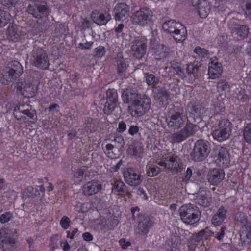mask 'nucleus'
<instances>
[{
    "label": "nucleus",
    "mask_w": 251,
    "mask_h": 251,
    "mask_svg": "<svg viewBox=\"0 0 251 251\" xmlns=\"http://www.w3.org/2000/svg\"><path fill=\"white\" fill-rule=\"evenodd\" d=\"M231 123L228 120H217L212 132L213 138L219 142L227 139L231 133Z\"/></svg>",
    "instance_id": "10"
},
{
    "label": "nucleus",
    "mask_w": 251,
    "mask_h": 251,
    "mask_svg": "<svg viewBox=\"0 0 251 251\" xmlns=\"http://www.w3.org/2000/svg\"><path fill=\"white\" fill-rule=\"evenodd\" d=\"M217 88L221 91H226L229 89V84L225 81L220 79L217 83Z\"/></svg>",
    "instance_id": "57"
},
{
    "label": "nucleus",
    "mask_w": 251,
    "mask_h": 251,
    "mask_svg": "<svg viewBox=\"0 0 251 251\" xmlns=\"http://www.w3.org/2000/svg\"><path fill=\"white\" fill-rule=\"evenodd\" d=\"M110 140L115 144V148L121 149L124 147L125 141L122 136H111Z\"/></svg>",
    "instance_id": "45"
},
{
    "label": "nucleus",
    "mask_w": 251,
    "mask_h": 251,
    "mask_svg": "<svg viewBox=\"0 0 251 251\" xmlns=\"http://www.w3.org/2000/svg\"><path fill=\"white\" fill-rule=\"evenodd\" d=\"M106 100L103 112L105 114L109 115L119 105L120 103L117 90L114 88L108 89L106 92Z\"/></svg>",
    "instance_id": "13"
},
{
    "label": "nucleus",
    "mask_w": 251,
    "mask_h": 251,
    "mask_svg": "<svg viewBox=\"0 0 251 251\" xmlns=\"http://www.w3.org/2000/svg\"><path fill=\"white\" fill-rule=\"evenodd\" d=\"M147 40L144 37H137L132 42L131 51L133 55L137 59L143 58L146 53Z\"/></svg>",
    "instance_id": "14"
},
{
    "label": "nucleus",
    "mask_w": 251,
    "mask_h": 251,
    "mask_svg": "<svg viewBox=\"0 0 251 251\" xmlns=\"http://www.w3.org/2000/svg\"><path fill=\"white\" fill-rule=\"evenodd\" d=\"M156 163L165 170L175 173H180L183 170V163L181 158L177 155L169 153L162 156Z\"/></svg>",
    "instance_id": "4"
},
{
    "label": "nucleus",
    "mask_w": 251,
    "mask_h": 251,
    "mask_svg": "<svg viewBox=\"0 0 251 251\" xmlns=\"http://www.w3.org/2000/svg\"><path fill=\"white\" fill-rule=\"evenodd\" d=\"M146 175L149 177H154L158 175L161 169L157 166L148 164L146 168Z\"/></svg>",
    "instance_id": "41"
},
{
    "label": "nucleus",
    "mask_w": 251,
    "mask_h": 251,
    "mask_svg": "<svg viewBox=\"0 0 251 251\" xmlns=\"http://www.w3.org/2000/svg\"><path fill=\"white\" fill-rule=\"evenodd\" d=\"M162 29L169 33L176 42L181 43L186 38L187 32L186 27L180 22L174 20L165 22L162 25Z\"/></svg>",
    "instance_id": "2"
},
{
    "label": "nucleus",
    "mask_w": 251,
    "mask_h": 251,
    "mask_svg": "<svg viewBox=\"0 0 251 251\" xmlns=\"http://www.w3.org/2000/svg\"><path fill=\"white\" fill-rule=\"evenodd\" d=\"M15 75L6 68L0 80L1 82L4 85H8L10 83L14 82L17 78L20 77Z\"/></svg>",
    "instance_id": "32"
},
{
    "label": "nucleus",
    "mask_w": 251,
    "mask_h": 251,
    "mask_svg": "<svg viewBox=\"0 0 251 251\" xmlns=\"http://www.w3.org/2000/svg\"><path fill=\"white\" fill-rule=\"evenodd\" d=\"M139 131V127L136 125L131 126L128 129V133L131 135L137 134Z\"/></svg>",
    "instance_id": "62"
},
{
    "label": "nucleus",
    "mask_w": 251,
    "mask_h": 251,
    "mask_svg": "<svg viewBox=\"0 0 251 251\" xmlns=\"http://www.w3.org/2000/svg\"><path fill=\"white\" fill-rule=\"evenodd\" d=\"M199 192L200 194L195 199L196 203L204 207L209 206L212 200L211 197L209 196L210 192L202 190Z\"/></svg>",
    "instance_id": "28"
},
{
    "label": "nucleus",
    "mask_w": 251,
    "mask_h": 251,
    "mask_svg": "<svg viewBox=\"0 0 251 251\" xmlns=\"http://www.w3.org/2000/svg\"><path fill=\"white\" fill-rule=\"evenodd\" d=\"M70 223L71 220L67 216H63L60 221V224L61 227L64 230H66L69 227Z\"/></svg>",
    "instance_id": "54"
},
{
    "label": "nucleus",
    "mask_w": 251,
    "mask_h": 251,
    "mask_svg": "<svg viewBox=\"0 0 251 251\" xmlns=\"http://www.w3.org/2000/svg\"><path fill=\"white\" fill-rule=\"evenodd\" d=\"M204 107L200 104L193 105L191 108V114H193L194 116H196V118H193V122H196V119L200 117L201 114L202 113Z\"/></svg>",
    "instance_id": "47"
},
{
    "label": "nucleus",
    "mask_w": 251,
    "mask_h": 251,
    "mask_svg": "<svg viewBox=\"0 0 251 251\" xmlns=\"http://www.w3.org/2000/svg\"><path fill=\"white\" fill-rule=\"evenodd\" d=\"M225 173L223 170L215 168L210 170L207 175L208 182L211 185H218L224 178Z\"/></svg>",
    "instance_id": "20"
},
{
    "label": "nucleus",
    "mask_w": 251,
    "mask_h": 251,
    "mask_svg": "<svg viewBox=\"0 0 251 251\" xmlns=\"http://www.w3.org/2000/svg\"><path fill=\"white\" fill-rule=\"evenodd\" d=\"M137 226L134 229L136 235L146 236L151 227L153 222L148 216L141 217L140 220L137 221Z\"/></svg>",
    "instance_id": "17"
},
{
    "label": "nucleus",
    "mask_w": 251,
    "mask_h": 251,
    "mask_svg": "<svg viewBox=\"0 0 251 251\" xmlns=\"http://www.w3.org/2000/svg\"><path fill=\"white\" fill-rule=\"evenodd\" d=\"M26 195L28 197L34 198L40 195V192L37 188L28 186L26 189Z\"/></svg>",
    "instance_id": "51"
},
{
    "label": "nucleus",
    "mask_w": 251,
    "mask_h": 251,
    "mask_svg": "<svg viewBox=\"0 0 251 251\" xmlns=\"http://www.w3.org/2000/svg\"><path fill=\"white\" fill-rule=\"evenodd\" d=\"M227 210L223 206L220 207L216 213L213 216L211 222L215 226L221 225L226 217Z\"/></svg>",
    "instance_id": "29"
},
{
    "label": "nucleus",
    "mask_w": 251,
    "mask_h": 251,
    "mask_svg": "<svg viewBox=\"0 0 251 251\" xmlns=\"http://www.w3.org/2000/svg\"><path fill=\"white\" fill-rule=\"evenodd\" d=\"M145 77L146 82L148 85H155L159 83V79L153 74H147Z\"/></svg>",
    "instance_id": "49"
},
{
    "label": "nucleus",
    "mask_w": 251,
    "mask_h": 251,
    "mask_svg": "<svg viewBox=\"0 0 251 251\" xmlns=\"http://www.w3.org/2000/svg\"><path fill=\"white\" fill-rule=\"evenodd\" d=\"M112 192L117 195H122L127 193L126 187L125 183L120 181L116 180L112 183Z\"/></svg>",
    "instance_id": "30"
},
{
    "label": "nucleus",
    "mask_w": 251,
    "mask_h": 251,
    "mask_svg": "<svg viewBox=\"0 0 251 251\" xmlns=\"http://www.w3.org/2000/svg\"><path fill=\"white\" fill-rule=\"evenodd\" d=\"M211 150L209 142L202 139L198 140L195 143L190 153L191 159L195 162H201L208 156Z\"/></svg>",
    "instance_id": "9"
},
{
    "label": "nucleus",
    "mask_w": 251,
    "mask_h": 251,
    "mask_svg": "<svg viewBox=\"0 0 251 251\" xmlns=\"http://www.w3.org/2000/svg\"><path fill=\"white\" fill-rule=\"evenodd\" d=\"M94 52L95 56L101 57L105 54V48L103 46H100L94 49Z\"/></svg>",
    "instance_id": "56"
},
{
    "label": "nucleus",
    "mask_w": 251,
    "mask_h": 251,
    "mask_svg": "<svg viewBox=\"0 0 251 251\" xmlns=\"http://www.w3.org/2000/svg\"><path fill=\"white\" fill-rule=\"evenodd\" d=\"M197 127L198 126L196 124H193L190 120L187 119L185 126L182 129L188 138H189L196 133L198 130Z\"/></svg>",
    "instance_id": "34"
},
{
    "label": "nucleus",
    "mask_w": 251,
    "mask_h": 251,
    "mask_svg": "<svg viewBox=\"0 0 251 251\" xmlns=\"http://www.w3.org/2000/svg\"><path fill=\"white\" fill-rule=\"evenodd\" d=\"M93 22L99 25H105L111 19V16L106 11L104 13L99 10H94L91 13Z\"/></svg>",
    "instance_id": "21"
},
{
    "label": "nucleus",
    "mask_w": 251,
    "mask_h": 251,
    "mask_svg": "<svg viewBox=\"0 0 251 251\" xmlns=\"http://www.w3.org/2000/svg\"><path fill=\"white\" fill-rule=\"evenodd\" d=\"M119 243L120 244V245L121 246L122 249H126L128 247L131 246V243L129 241H126V239L125 238H122L121 239Z\"/></svg>",
    "instance_id": "60"
},
{
    "label": "nucleus",
    "mask_w": 251,
    "mask_h": 251,
    "mask_svg": "<svg viewBox=\"0 0 251 251\" xmlns=\"http://www.w3.org/2000/svg\"><path fill=\"white\" fill-rule=\"evenodd\" d=\"M102 189V185L98 180H92L83 185L82 187V194L86 196L89 197L94 195Z\"/></svg>",
    "instance_id": "18"
},
{
    "label": "nucleus",
    "mask_w": 251,
    "mask_h": 251,
    "mask_svg": "<svg viewBox=\"0 0 251 251\" xmlns=\"http://www.w3.org/2000/svg\"><path fill=\"white\" fill-rule=\"evenodd\" d=\"M106 150L107 151V155L111 159L117 158L116 155L113 153L112 150L115 148V144H108L105 146Z\"/></svg>",
    "instance_id": "55"
},
{
    "label": "nucleus",
    "mask_w": 251,
    "mask_h": 251,
    "mask_svg": "<svg viewBox=\"0 0 251 251\" xmlns=\"http://www.w3.org/2000/svg\"><path fill=\"white\" fill-rule=\"evenodd\" d=\"M151 100L147 95H140L134 103L128 106V112L133 117L144 115L150 108Z\"/></svg>",
    "instance_id": "8"
},
{
    "label": "nucleus",
    "mask_w": 251,
    "mask_h": 251,
    "mask_svg": "<svg viewBox=\"0 0 251 251\" xmlns=\"http://www.w3.org/2000/svg\"><path fill=\"white\" fill-rule=\"evenodd\" d=\"M241 239L246 237L247 239L248 243H250L251 242V225L247 224L244 225L242 227L240 233Z\"/></svg>",
    "instance_id": "42"
},
{
    "label": "nucleus",
    "mask_w": 251,
    "mask_h": 251,
    "mask_svg": "<svg viewBox=\"0 0 251 251\" xmlns=\"http://www.w3.org/2000/svg\"><path fill=\"white\" fill-rule=\"evenodd\" d=\"M214 234V232L210 230L208 227L199 231L194 237L195 241L199 242L202 239L207 240L209 237Z\"/></svg>",
    "instance_id": "36"
},
{
    "label": "nucleus",
    "mask_w": 251,
    "mask_h": 251,
    "mask_svg": "<svg viewBox=\"0 0 251 251\" xmlns=\"http://www.w3.org/2000/svg\"><path fill=\"white\" fill-rule=\"evenodd\" d=\"M235 219L242 224L246 225L247 223V216L243 213L239 212L235 216Z\"/></svg>",
    "instance_id": "58"
},
{
    "label": "nucleus",
    "mask_w": 251,
    "mask_h": 251,
    "mask_svg": "<svg viewBox=\"0 0 251 251\" xmlns=\"http://www.w3.org/2000/svg\"><path fill=\"white\" fill-rule=\"evenodd\" d=\"M17 91L25 98H32L35 96L37 87L28 79H20L16 83Z\"/></svg>",
    "instance_id": "12"
},
{
    "label": "nucleus",
    "mask_w": 251,
    "mask_h": 251,
    "mask_svg": "<svg viewBox=\"0 0 251 251\" xmlns=\"http://www.w3.org/2000/svg\"><path fill=\"white\" fill-rule=\"evenodd\" d=\"M171 67L175 71L176 74L178 75L181 79L186 78V75L185 74V70L182 69L180 66V63L176 60H173L170 63Z\"/></svg>",
    "instance_id": "39"
},
{
    "label": "nucleus",
    "mask_w": 251,
    "mask_h": 251,
    "mask_svg": "<svg viewBox=\"0 0 251 251\" xmlns=\"http://www.w3.org/2000/svg\"><path fill=\"white\" fill-rule=\"evenodd\" d=\"M168 125L170 128L174 130H177L183 126L187 118L184 114L183 109L179 106H174L169 112Z\"/></svg>",
    "instance_id": "7"
},
{
    "label": "nucleus",
    "mask_w": 251,
    "mask_h": 251,
    "mask_svg": "<svg viewBox=\"0 0 251 251\" xmlns=\"http://www.w3.org/2000/svg\"><path fill=\"white\" fill-rule=\"evenodd\" d=\"M185 1L187 2L188 4L192 7L194 9L202 5L201 0H185Z\"/></svg>",
    "instance_id": "59"
},
{
    "label": "nucleus",
    "mask_w": 251,
    "mask_h": 251,
    "mask_svg": "<svg viewBox=\"0 0 251 251\" xmlns=\"http://www.w3.org/2000/svg\"><path fill=\"white\" fill-rule=\"evenodd\" d=\"M10 17L11 15L8 12L0 9V28L6 25L10 20Z\"/></svg>",
    "instance_id": "44"
},
{
    "label": "nucleus",
    "mask_w": 251,
    "mask_h": 251,
    "mask_svg": "<svg viewBox=\"0 0 251 251\" xmlns=\"http://www.w3.org/2000/svg\"><path fill=\"white\" fill-rule=\"evenodd\" d=\"M151 49L156 60H161L166 57L168 54L169 49L163 44L154 43L151 45Z\"/></svg>",
    "instance_id": "26"
},
{
    "label": "nucleus",
    "mask_w": 251,
    "mask_h": 251,
    "mask_svg": "<svg viewBox=\"0 0 251 251\" xmlns=\"http://www.w3.org/2000/svg\"><path fill=\"white\" fill-rule=\"evenodd\" d=\"M189 181L194 182L197 184L204 182V177L201 170H195L193 172L191 168H187L184 173L182 177V182L188 183Z\"/></svg>",
    "instance_id": "15"
},
{
    "label": "nucleus",
    "mask_w": 251,
    "mask_h": 251,
    "mask_svg": "<svg viewBox=\"0 0 251 251\" xmlns=\"http://www.w3.org/2000/svg\"><path fill=\"white\" fill-rule=\"evenodd\" d=\"M228 27L232 34H235L243 38L247 37L249 33V28L246 25L231 23L228 24Z\"/></svg>",
    "instance_id": "25"
},
{
    "label": "nucleus",
    "mask_w": 251,
    "mask_h": 251,
    "mask_svg": "<svg viewBox=\"0 0 251 251\" xmlns=\"http://www.w3.org/2000/svg\"><path fill=\"white\" fill-rule=\"evenodd\" d=\"M27 11L28 14L37 19L47 17L50 11L47 2L45 1L29 5Z\"/></svg>",
    "instance_id": "11"
},
{
    "label": "nucleus",
    "mask_w": 251,
    "mask_h": 251,
    "mask_svg": "<svg viewBox=\"0 0 251 251\" xmlns=\"http://www.w3.org/2000/svg\"><path fill=\"white\" fill-rule=\"evenodd\" d=\"M131 212L132 215V219L133 220L137 219L138 221L140 220L141 217L147 216L140 213V208L138 206L131 207Z\"/></svg>",
    "instance_id": "52"
},
{
    "label": "nucleus",
    "mask_w": 251,
    "mask_h": 251,
    "mask_svg": "<svg viewBox=\"0 0 251 251\" xmlns=\"http://www.w3.org/2000/svg\"><path fill=\"white\" fill-rule=\"evenodd\" d=\"M179 211L181 219L187 225H193L197 223L201 216L199 208L191 203L182 205Z\"/></svg>",
    "instance_id": "5"
},
{
    "label": "nucleus",
    "mask_w": 251,
    "mask_h": 251,
    "mask_svg": "<svg viewBox=\"0 0 251 251\" xmlns=\"http://www.w3.org/2000/svg\"><path fill=\"white\" fill-rule=\"evenodd\" d=\"M186 65L187 67L185 70L186 78L188 77L189 81L193 83L197 75V73L200 66L198 65L197 62H191Z\"/></svg>",
    "instance_id": "27"
},
{
    "label": "nucleus",
    "mask_w": 251,
    "mask_h": 251,
    "mask_svg": "<svg viewBox=\"0 0 251 251\" xmlns=\"http://www.w3.org/2000/svg\"><path fill=\"white\" fill-rule=\"evenodd\" d=\"M13 115L18 120L25 123L29 121L35 123L37 121V112L29 104H19L15 107Z\"/></svg>",
    "instance_id": "6"
},
{
    "label": "nucleus",
    "mask_w": 251,
    "mask_h": 251,
    "mask_svg": "<svg viewBox=\"0 0 251 251\" xmlns=\"http://www.w3.org/2000/svg\"><path fill=\"white\" fill-rule=\"evenodd\" d=\"M30 60L33 66L42 70L48 69L50 65L48 54L41 42L36 40L33 43Z\"/></svg>",
    "instance_id": "1"
},
{
    "label": "nucleus",
    "mask_w": 251,
    "mask_h": 251,
    "mask_svg": "<svg viewBox=\"0 0 251 251\" xmlns=\"http://www.w3.org/2000/svg\"><path fill=\"white\" fill-rule=\"evenodd\" d=\"M201 3L202 5L198 6V7L196 9V12L199 14V16L201 18H204L206 17L210 11V8L205 1L201 2Z\"/></svg>",
    "instance_id": "43"
},
{
    "label": "nucleus",
    "mask_w": 251,
    "mask_h": 251,
    "mask_svg": "<svg viewBox=\"0 0 251 251\" xmlns=\"http://www.w3.org/2000/svg\"><path fill=\"white\" fill-rule=\"evenodd\" d=\"M193 51L195 53L198 54L200 58H205L209 57V51L204 48L197 46L195 48Z\"/></svg>",
    "instance_id": "48"
},
{
    "label": "nucleus",
    "mask_w": 251,
    "mask_h": 251,
    "mask_svg": "<svg viewBox=\"0 0 251 251\" xmlns=\"http://www.w3.org/2000/svg\"><path fill=\"white\" fill-rule=\"evenodd\" d=\"M126 129V125L124 121H121L119 123L118 127L117 129V132L119 133H123Z\"/></svg>",
    "instance_id": "63"
},
{
    "label": "nucleus",
    "mask_w": 251,
    "mask_h": 251,
    "mask_svg": "<svg viewBox=\"0 0 251 251\" xmlns=\"http://www.w3.org/2000/svg\"><path fill=\"white\" fill-rule=\"evenodd\" d=\"M245 13L247 16L251 18V0L246 3Z\"/></svg>",
    "instance_id": "64"
},
{
    "label": "nucleus",
    "mask_w": 251,
    "mask_h": 251,
    "mask_svg": "<svg viewBox=\"0 0 251 251\" xmlns=\"http://www.w3.org/2000/svg\"><path fill=\"white\" fill-rule=\"evenodd\" d=\"M94 43L92 41L87 42L85 44L80 43L78 44V48L83 50H88L91 48Z\"/></svg>",
    "instance_id": "61"
},
{
    "label": "nucleus",
    "mask_w": 251,
    "mask_h": 251,
    "mask_svg": "<svg viewBox=\"0 0 251 251\" xmlns=\"http://www.w3.org/2000/svg\"><path fill=\"white\" fill-rule=\"evenodd\" d=\"M236 98L241 102H247L249 100V96L244 90L241 89L237 94Z\"/></svg>",
    "instance_id": "53"
},
{
    "label": "nucleus",
    "mask_w": 251,
    "mask_h": 251,
    "mask_svg": "<svg viewBox=\"0 0 251 251\" xmlns=\"http://www.w3.org/2000/svg\"><path fill=\"white\" fill-rule=\"evenodd\" d=\"M117 69L118 75L122 77H126V72L128 65L122 57L116 58Z\"/></svg>",
    "instance_id": "31"
},
{
    "label": "nucleus",
    "mask_w": 251,
    "mask_h": 251,
    "mask_svg": "<svg viewBox=\"0 0 251 251\" xmlns=\"http://www.w3.org/2000/svg\"><path fill=\"white\" fill-rule=\"evenodd\" d=\"M155 19L153 12L149 8H140L133 13L131 19L133 24L145 27L152 25Z\"/></svg>",
    "instance_id": "3"
},
{
    "label": "nucleus",
    "mask_w": 251,
    "mask_h": 251,
    "mask_svg": "<svg viewBox=\"0 0 251 251\" xmlns=\"http://www.w3.org/2000/svg\"><path fill=\"white\" fill-rule=\"evenodd\" d=\"M214 158L216 163L220 166H226L229 164V155L226 148L220 147L217 154L215 155Z\"/></svg>",
    "instance_id": "23"
},
{
    "label": "nucleus",
    "mask_w": 251,
    "mask_h": 251,
    "mask_svg": "<svg viewBox=\"0 0 251 251\" xmlns=\"http://www.w3.org/2000/svg\"><path fill=\"white\" fill-rule=\"evenodd\" d=\"M222 66L215 58L209 64L208 74L210 78L215 79L219 77L222 73Z\"/></svg>",
    "instance_id": "24"
},
{
    "label": "nucleus",
    "mask_w": 251,
    "mask_h": 251,
    "mask_svg": "<svg viewBox=\"0 0 251 251\" xmlns=\"http://www.w3.org/2000/svg\"><path fill=\"white\" fill-rule=\"evenodd\" d=\"M114 17L116 21H123L129 15V7L125 3H117L113 9Z\"/></svg>",
    "instance_id": "19"
},
{
    "label": "nucleus",
    "mask_w": 251,
    "mask_h": 251,
    "mask_svg": "<svg viewBox=\"0 0 251 251\" xmlns=\"http://www.w3.org/2000/svg\"><path fill=\"white\" fill-rule=\"evenodd\" d=\"M140 95L135 89H125L123 90L121 97L124 103L132 105Z\"/></svg>",
    "instance_id": "22"
},
{
    "label": "nucleus",
    "mask_w": 251,
    "mask_h": 251,
    "mask_svg": "<svg viewBox=\"0 0 251 251\" xmlns=\"http://www.w3.org/2000/svg\"><path fill=\"white\" fill-rule=\"evenodd\" d=\"M14 239L11 237H8L2 240L0 247L3 251H11L14 249Z\"/></svg>",
    "instance_id": "38"
},
{
    "label": "nucleus",
    "mask_w": 251,
    "mask_h": 251,
    "mask_svg": "<svg viewBox=\"0 0 251 251\" xmlns=\"http://www.w3.org/2000/svg\"><path fill=\"white\" fill-rule=\"evenodd\" d=\"M7 34L8 39L13 42L17 41L20 37L18 30L14 25L8 27Z\"/></svg>",
    "instance_id": "40"
},
{
    "label": "nucleus",
    "mask_w": 251,
    "mask_h": 251,
    "mask_svg": "<svg viewBox=\"0 0 251 251\" xmlns=\"http://www.w3.org/2000/svg\"><path fill=\"white\" fill-rule=\"evenodd\" d=\"M13 218V214L10 211L4 212L0 216V222L1 224H5L12 220Z\"/></svg>",
    "instance_id": "50"
},
{
    "label": "nucleus",
    "mask_w": 251,
    "mask_h": 251,
    "mask_svg": "<svg viewBox=\"0 0 251 251\" xmlns=\"http://www.w3.org/2000/svg\"><path fill=\"white\" fill-rule=\"evenodd\" d=\"M124 177L125 182L132 187L138 186L143 181V178L141 174L137 173L136 170L131 168H127L126 170L124 172Z\"/></svg>",
    "instance_id": "16"
},
{
    "label": "nucleus",
    "mask_w": 251,
    "mask_h": 251,
    "mask_svg": "<svg viewBox=\"0 0 251 251\" xmlns=\"http://www.w3.org/2000/svg\"><path fill=\"white\" fill-rule=\"evenodd\" d=\"M243 136L245 141L251 144V122L246 124L244 127Z\"/></svg>",
    "instance_id": "46"
},
{
    "label": "nucleus",
    "mask_w": 251,
    "mask_h": 251,
    "mask_svg": "<svg viewBox=\"0 0 251 251\" xmlns=\"http://www.w3.org/2000/svg\"><path fill=\"white\" fill-rule=\"evenodd\" d=\"M187 138L188 137L182 129L172 133L170 136V139L173 143H180Z\"/></svg>",
    "instance_id": "35"
},
{
    "label": "nucleus",
    "mask_w": 251,
    "mask_h": 251,
    "mask_svg": "<svg viewBox=\"0 0 251 251\" xmlns=\"http://www.w3.org/2000/svg\"><path fill=\"white\" fill-rule=\"evenodd\" d=\"M154 93L155 97L161 102L167 101L170 96L168 91L164 87L155 89Z\"/></svg>",
    "instance_id": "37"
},
{
    "label": "nucleus",
    "mask_w": 251,
    "mask_h": 251,
    "mask_svg": "<svg viewBox=\"0 0 251 251\" xmlns=\"http://www.w3.org/2000/svg\"><path fill=\"white\" fill-rule=\"evenodd\" d=\"M6 68L16 74V75H18L19 76H20L23 72L22 65L18 61L16 60L10 62L7 64Z\"/></svg>",
    "instance_id": "33"
}]
</instances>
